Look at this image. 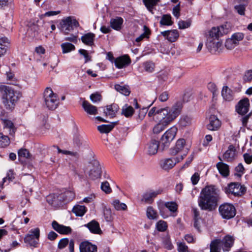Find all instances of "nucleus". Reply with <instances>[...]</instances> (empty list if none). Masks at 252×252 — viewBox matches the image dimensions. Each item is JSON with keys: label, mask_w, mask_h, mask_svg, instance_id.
Wrapping results in <instances>:
<instances>
[{"label": "nucleus", "mask_w": 252, "mask_h": 252, "mask_svg": "<svg viewBox=\"0 0 252 252\" xmlns=\"http://www.w3.org/2000/svg\"><path fill=\"white\" fill-rule=\"evenodd\" d=\"M220 199L219 191L214 186H207L201 191L198 199L199 207L202 210L212 211L217 206Z\"/></svg>", "instance_id": "obj_1"}, {"label": "nucleus", "mask_w": 252, "mask_h": 252, "mask_svg": "<svg viewBox=\"0 0 252 252\" xmlns=\"http://www.w3.org/2000/svg\"><path fill=\"white\" fill-rule=\"evenodd\" d=\"M0 91L4 107L7 110L12 111L22 96L21 93L11 86L6 85L0 86Z\"/></svg>", "instance_id": "obj_2"}, {"label": "nucleus", "mask_w": 252, "mask_h": 252, "mask_svg": "<svg viewBox=\"0 0 252 252\" xmlns=\"http://www.w3.org/2000/svg\"><path fill=\"white\" fill-rule=\"evenodd\" d=\"M182 109V103L178 101L171 107V111L168 115L164 116L158 120L159 123L153 128V132L158 134L163 130L165 127L180 114Z\"/></svg>", "instance_id": "obj_3"}, {"label": "nucleus", "mask_w": 252, "mask_h": 252, "mask_svg": "<svg viewBox=\"0 0 252 252\" xmlns=\"http://www.w3.org/2000/svg\"><path fill=\"white\" fill-rule=\"evenodd\" d=\"M234 239L233 237L226 235L222 240L215 239L211 241L210 252H220L221 248L223 252H228L233 246Z\"/></svg>", "instance_id": "obj_4"}, {"label": "nucleus", "mask_w": 252, "mask_h": 252, "mask_svg": "<svg viewBox=\"0 0 252 252\" xmlns=\"http://www.w3.org/2000/svg\"><path fill=\"white\" fill-rule=\"evenodd\" d=\"M44 98L45 105L50 110H54L57 108L59 103V99L56 94L50 88H47L44 91Z\"/></svg>", "instance_id": "obj_5"}, {"label": "nucleus", "mask_w": 252, "mask_h": 252, "mask_svg": "<svg viewBox=\"0 0 252 252\" xmlns=\"http://www.w3.org/2000/svg\"><path fill=\"white\" fill-rule=\"evenodd\" d=\"M231 29V26L229 23L226 22L220 27H213L209 32L207 38H216L227 34Z\"/></svg>", "instance_id": "obj_6"}, {"label": "nucleus", "mask_w": 252, "mask_h": 252, "mask_svg": "<svg viewBox=\"0 0 252 252\" xmlns=\"http://www.w3.org/2000/svg\"><path fill=\"white\" fill-rule=\"evenodd\" d=\"M219 212L222 219L229 220L235 217L236 214V209L231 203H224L219 207Z\"/></svg>", "instance_id": "obj_7"}, {"label": "nucleus", "mask_w": 252, "mask_h": 252, "mask_svg": "<svg viewBox=\"0 0 252 252\" xmlns=\"http://www.w3.org/2000/svg\"><path fill=\"white\" fill-rule=\"evenodd\" d=\"M177 130L176 126H172L162 135L160 141V147L162 150L169 147L171 142L175 138Z\"/></svg>", "instance_id": "obj_8"}, {"label": "nucleus", "mask_w": 252, "mask_h": 252, "mask_svg": "<svg viewBox=\"0 0 252 252\" xmlns=\"http://www.w3.org/2000/svg\"><path fill=\"white\" fill-rule=\"evenodd\" d=\"M246 190L245 187L238 183H231L224 188V191L228 196H240L244 194Z\"/></svg>", "instance_id": "obj_9"}, {"label": "nucleus", "mask_w": 252, "mask_h": 252, "mask_svg": "<svg viewBox=\"0 0 252 252\" xmlns=\"http://www.w3.org/2000/svg\"><path fill=\"white\" fill-rule=\"evenodd\" d=\"M79 24L78 21L73 17L69 16L63 19L60 22L61 30L65 34L77 28Z\"/></svg>", "instance_id": "obj_10"}, {"label": "nucleus", "mask_w": 252, "mask_h": 252, "mask_svg": "<svg viewBox=\"0 0 252 252\" xmlns=\"http://www.w3.org/2000/svg\"><path fill=\"white\" fill-rule=\"evenodd\" d=\"M39 237V229L35 228L31 230L30 233L27 234L25 238L24 242L31 247H37Z\"/></svg>", "instance_id": "obj_11"}, {"label": "nucleus", "mask_w": 252, "mask_h": 252, "mask_svg": "<svg viewBox=\"0 0 252 252\" xmlns=\"http://www.w3.org/2000/svg\"><path fill=\"white\" fill-rule=\"evenodd\" d=\"M171 111V108L165 107L164 108H157L154 107L151 109L148 112V115L149 117H153V119L158 120L164 116H166Z\"/></svg>", "instance_id": "obj_12"}, {"label": "nucleus", "mask_w": 252, "mask_h": 252, "mask_svg": "<svg viewBox=\"0 0 252 252\" xmlns=\"http://www.w3.org/2000/svg\"><path fill=\"white\" fill-rule=\"evenodd\" d=\"M183 159L184 156H181L180 157L164 159L160 161V166L163 169L167 170L172 168L177 163L179 162Z\"/></svg>", "instance_id": "obj_13"}, {"label": "nucleus", "mask_w": 252, "mask_h": 252, "mask_svg": "<svg viewBox=\"0 0 252 252\" xmlns=\"http://www.w3.org/2000/svg\"><path fill=\"white\" fill-rule=\"evenodd\" d=\"M186 141L184 139H178L174 147L171 149L170 153L172 155H176L179 153L184 151L185 154L182 156H184V158L187 155L189 149L185 148Z\"/></svg>", "instance_id": "obj_14"}, {"label": "nucleus", "mask_w": 252, "mask_h": 252, "mask_svg": "<svg viewBox=\"0 0 252 252\" xmlns=\"http://www.w3.org/2000/svg\"><path fill=\"white\" fill-rule=\"evenodd\" d=\"M92 168L89 172V177L92 180H95L100 177L101 174V169L99 162L96 160L91 162Z\"/></svg>", "instance_id": "obj_15"}, {"label": "nucleus", "mask_w": 252, "mask_h": 252, "mask_svg": "<svg viewBox=\"0 0 252 252\" xmlns=\"http://www.w3.org/2000/svg\"><path fill=\"white\" fill-rule=\"evenodd\" d=\"M162 190L161 189H158L156 190H150L144 192L142 196L141 202L147 204H151L154 198L158 194L161 193Z\"/></svg>", "instance_id": "obj_16"}, {"label": "nucleus", "mask_w": 252, "mask_h": 252, "mask_svg": "<svg viewBox=\"0 0 252 252\" xmlns=\"http://www.w3.org/2000/svg\"><path fill=\"white\" fill-rule=\"evenodd\" d=\"M250 106L249 100L245 98L239 101L236 106V111L241 115H244L249 111Z\"/></svg>", "instance_id": "obj_17"}, {"label": "nucleus", "mask_w": 252, "mask_h": 252, "mask_svg": "<svg viewBox=\"0 0 252 252\" xmlns=\"http://www.w3.org/2000/svg\"><path fill=\"white\" fill-rule=\"evenodd\" d=\"M131 63V59L127 55H125L117 58L115 61V64L116 67L121 69L125 67Z\"/></svg>", "instance_id": "obj_18"}, {"label": "nucleus", "mask_w": 252, "mask_h": 252, "mask_svg": "<svg viewBox=\"0 0 252 252\" xmlns=\"http://www.w3.org/2000/svg\"><path fill=\"white\" fill-rule=\"evenodd\" d=\"M237 156L236 149L232 145H229L228 149L225 151L222 156V158L227 162H230L234 160Z\"/></svg>", "instance_id": "obj_19"}, {"label": "nucleus", "mask_w": 252, "mask_h": 252, "mask_svg": "<svg viewBox=\"0 0 252 252\" xmlns=\"http://www.w3.org/2000/svg\"><path fill=\"white\" fill-rule=\"evenodd\" d=\"M79 251L80 252H97V247L88 241H84L80 243Z\"/></svg>", "instance_id": "obj_20"}, {"label": "nucleus", "mask_w": 252, "mask_h": 252, "mask_svg": "<svg viewBox=\"0 0 252 252\" xmlns=\"http://www.w3.org/2000/svg\"><path fill=\"white\" fill-rule=\"evenodd\" d=\"M52 226L55 231L61 234L67 235L72 232V229L69 226L60 224L56 220L52 221Z\"/></svg>", "instance_id": "obj_21"}, {"label": "nucleus", "mask_w": 252, "mask_h": 252, "mask_svg": "<svg viewBox=\"0 0 252 252\" xmlns=\"http://www.w3.org/2000/svg\"><path fill=\"white\" fill-rule=\"evenodd\" d=\"M221 44L219 39L207 38L206 46L210 52L216 51L220 47Z\"/></svg>", "instance_id": "obj_22"}, {"label": "nucleus", "mask_w": 252, "mask_h": 252, "mask_svg": "<svg viewBox=\"0 0 252 252\" xmlns=\"http://www.w3.org/2000/svg\"><path fill=\"white\" fill-rule=\"evenodd\" d=\"M84 226L87 227L92 233L95 234H100L102 233V230L100 227L99 223L94 220L85 224Z\"/></svg>", "instance_id": "obj_23"}, {"label": "nucleus", "mask_w": 252, "mask_h": 252, "mask_svg": "<svg viewBox=\"0 0 252 252\" xmlns=\"http://www.w3.org/2000/svg\"><path fill=\"white\" fill-rule=\"evenodd\" d=\"M220 122L215 115H211L209 119L207 128L210 130H217L220 126Z\"/></svg>", "instance_id": "obj_24"}, {"label": "nucleus", "mask_w": 252, "mask_h": 252, "mask_svg": "<svg viewBox=\"0 0 252 252\" xmlns=\"http://www.w3.org/2000/svg\"><path fill=\"white\" fill-rule=\"evenodd\" d=\"M219 159L222 161V158L221 157H218ZM216 167L219 170V173L223 177H227L228 176L229 173V166L227 164L220 161L217 163Z\"/></svg>", "instance_id": "obj_25"}, {"label": "nucleus", "mask_w": 252, "mask_h": 252, "mask_svg": "<svg viewBox=\"0 0 252 252\" xmlns=\"http://www.w3.org/2000/svg\"><path fill=\"white\" fill-rule=\"evenodd\" d=\"M68 245V249L70 252H74V241L73 240L69 241L68 238L62 239L58 243V248L63 249Z\"/></svg>", "instance_id": "obj_26"}, {"label": "nucleus", "mask_w": 252, "mask_h": 252, "mask_svg": "<svg viewBox=\"0 0 252 252\" xmlns=\"http://www.w3.org/2000/svg\"><path fill=\"white\" fill-rule=\"evenodd\" d=\"M161 34L171 42H175L179 37V33L176 30L162 32Z\"/></svg>", "instance_id": "obj_27"}, {"label": "nucleus", "mask_w": 252, "mask_h": 252, "mask_svg": "<svg viewBox=\"0 0 252 252\" xmlns=\"http://www.w3.org/2000/svg\"><path fill=\"white\" fill-rule=\"evenodd\" d=\"M119 109V107L118 105L113 103L107 106L106 108L104 110V112L106 116H109L110 118H113L115 116Z\"/></svg>", "instance_id": "obj_28"}, {"label": "nucleus", "mask_w": 252, "mask_h": 252, "mask_svg": "<svg viewBox=\"0 0 252 252\" xmlns=\"http://www.w3.org/2000/svg\"><path fill=\"white\" fill-rule=\"evenodd\" d=\"M82 107L85 111L88 114L95 115L97 114V109L96 107L93 105L88 101H83L82 103Z\"/></svg>", "instance_id": "obj_29"}, {"label": "nucleus", "mask_w": 252, "mask_h": 252, "mask_svg": "<svg viewBox=\"0 0 252 252\" xmlns=\"http://www.w3.org/2000/svg\"><path fill=\"white\" fill-rule=\"evenodd\" d=\"M58 197L59 202L67 203L71 201L74 198L75 194L73 191L67 190L60 194Z\"/></svg>", "instance_id": "obj_30"}, {"label": "nucleus", "mask_w": 252, "mask_h": 252, "mask_svg": "<svg viewBox=\"0 0 252 252\" xmlns=\"http://www.w3.org/2000/svg\"><path fill=\"white\" fill-rule=\"evenodd\" d=\"M159 147V142L156 140H152L148 144V153L149 155L156 154Z\"/></svg>", "instance_id": "obj_31"}, {"label": "nucleus", "mask_w": 252, "mask_h": 252, "mask_svg": "<svg viewBox=\"0 0 252 252\" xmlns=\"http://www.w3.org/2000/svg\"><path fill=\"white\" fill-rule=\"evenodd\" d=\"M123 22L124 21L122 18L117 17L116 18L111 19L110 21V24L112 29L119 31L121 29Z\"/></svg>", "instance_id": "obj_32"}, {"label": "nucleus", "mask_w": 252, "mask_h": 252, "mask_svg": "<svg viewBox=\"0 0 252 252\" xmlns=\"http://www.w3.org/2000/svg\"><path fill=\"white\" fill-rule=\"evenodd\" d=\"M221 95L226 101H230L233 99L232 91L227 86L223 87L221 91Z\"/></svg>", "instance_id": "obj_33"}, {"label": "nucleus", "mask_w": 252, "mask_h": 252, "mask_svg": "<svg viewBox=\"0 0 252 252\" xmlns=\"http://www.w3.org/2000/svg\"><path fill=\"white\" fill-rule=\"evenodd\" d=\"M95 34L93 33H87L81 37V40L84 44L91 46L94 44Z\"/></svg>", "instance_id": "obj_34"}, {"label": "nucleus", "mask_w": 252, "mask_h": 252, "mask_svg": "<svg viewBox=\"0 0 252 252\" xmlns=\"http://www.w3.org/2000/svg\"><path fill=\"white\" fill-rule=\"evenodd\" d=\"M8 39L5 37H0V57L3 56L6 52Z\"/></svg>", "instance_id": "obj_35"}, {"label": "nucleus", "mask_w": 252, "mask_h": 252, "mask_svg": "<svg viewBox=\"0 0 252 252\" xmlns=\"http://www.w3.org/2000/svg\"><path fill=\"white\" fill-rule=\"evenodd\" d=\"M115 123H111L107 125H102L97 126L98 130L102 133H107L111 131L114 127Z\"/></svg>", "instance_id": "obj_36"}, {"label": "nucleus", "mask_w": 252, "mask_h": 252, "mask_svg": "<svg viewBox=\"0 0 252 252\" xmlns=\"http://www.w3.org/2000/svg\"><path fill=\"white\" fill-rule=\"evenodd\" d=\"M134 113V109L131 106L125 104L122 109V114L126 117L129 118L132 116Z\"/></svg>", "instance_id": "obj_37"}, {"label": "nucleus", "mask_w": 252, "mask_h": 252, "mask_svg": "<svg viewBox=\"0 0 252 252\" xmlns=\"http://www.w3.org/2000/svg\"><path fill=\"white\" fill-rule=\"evenodd\" d=\"M86 208L84 206L77 205L72 209V212L77 216H83L86 212Z\"/></svg>", "instance_id": "obj_38"}, {"label": "nucleus", "mask_w": 252, "mask_h": 252, "mask_svg": "<svg viewBox=\"0 0 252 252\" xmlns=\"http://www.w3.org/2000/svg\"><path fill=\"white\" fill-rule=\"evenodd\" d=\"M159 0H143V1L148 10L153 13L154 7L157 4Z\"/></svg>", "instance_id": "obj_39"}, {"label": "nucleus", "mask_w": 252, "mask_h": 252, "mask_svg": "<svg viewBox=\"0 0 252 252\" xmlns=\"http://www.w3.org/2000/svg\"><path fill=\"white\" fill-rule=\"evenodd\" d=\"M160 25L171 26L173 22L171 20V16L170 15H163L159 22Z\"/></svg>", "instance_id": "obj_40"}, {"label": "nucleus", "mask_w": 252, "mask_h": 252, "mask_svg": "<svg viewBox=\"0 0 252 252\" xmlns=\"http://www.w3.org/2000/svg\"><path fill=\"white\" fill-rule=\"evenodd\" d=\"M191 119L187 116H182L179 121V125L182 127H186L191 123Z\"/></svg>", "instance_id": "obj_41"}, {"label": "nucleus", "mask_w": 252, "mask_h": 252, "mask_svg": "<svg viewBox=\"0 0 252 252\" xmlns=\"http://www.w3.org/2000/svg\"><path fill=\"white\" fill-rule=\"evenodd\" d=\"M143 30L144 32L135 39L136 42H140L144 38L149 37V35L150 34V29L146 26H144Z\"/></svg>", "instance_id": "obj_42"}, {"label": "nucleus", "mask_w": 252, "mask_h": 252, "mask_svg": "<svg viewBox=\"0 0 252 252\" xmlns=\"http://www.w3.org/2000/svg\"><path fill=\"white\" fill-rule=\"evenodd\" d=\"M112 204L116 210L118 211L126 210L127 209V206L124 203H121L118 200H115L113 201Z\"/></svg>", "instance_id": "obj_43"}, {"label": "nucleus", "mask_w": 252, "mask_h": 252, "mask_svg": "<svg viewBox=\"0 0 252 252\" xmlns=\"http://www.w3.org/2000/svg\"><path fill=\"white\" fill-rule=\"evenodd\" d=\"M61 47L63 50V53H67L75 49V46L70 43H63L62 44Z\"/></svg>", "instance_id": "obj_44"}, {"label": "nucleus", "mask_w": 252, "mask_h": 252, "mask_svg": "<svg viewBox=\"0 0 252 252\" xmlns=\"http://www.w3.org/2000/svg\"><path fill=\"white\" fill-rule=\"evenodd\" d=\"M147 216L149 219H157L158 215L152 207H148L147 209Z\"/></svg>", "instance_id": "obj_45"}, {"label": "nucleus", "mask_w": 252, "mask_h": 252, "mask_svg": "<svg viewBox=\"0 0 252 252\" xmlns=\"http://www.w3.org/2000/svg\"><path fill=\"white\" fill-rule=\"evenodd\" d=\"M115 89L119 92L123 94H124L126 96H127L130 94V91L129 89L125 86H122L120 85H115Z\"/></svg>", "instance_id": "obj_46"}, {"label": "nucleus", "mask_w": 252, "mask_h": 252, "mask_svg": "<svg viewBox=\"0 0 252 252\" xmlns=\"http://www.w3.org/2000/svg\"><path fill=\"white\" fill-rule=\"evenodd\" d=\"M143 66L146 71L151 73L154 71L155 65L152 62L148 61L143 63Z\"/></svg>", "instance_id": "obj_47"}, {"label": "nucleus", "mask_w": 252, "mask_h": 252, "mask_svg": "<svg viewBox=\"0 0 252 252\" xmlns=\"http://www.w3.org/2000/svg\"><path fill=\"white\" fill-rule=\"evenodd\" d=\"M18 155L19 158H30L31 154L29 151L26 149H21L18 152Z\"/></svg>", "instance_id": "obj_48"}, {"label": "nucleus", "mask_w": 252, "mask_h": 252, "mask_svg": "<svg viewBox=\"0 0 252 252\" xmlns=\"http://www.w3.org/2000/svg\"><path fill=\"white\" fill-rule=\"evenodd\" d=\"M165 206L173 213L176 212L178 209V205L175 202H167L165 203Z\"/></svg>", "instance_id": "obj_49"}, {"label": "nucleus", "mask_w": 252, "mask_h": 252, "mask_svg": "<svg viewBox=\"0 0 252 252\" xmlns=\"http://www.w3.org/2000/svg\"><path fill=\"white\" fill-rule=\"evenodd\" d=\"M9 144V139L7 136L3 135L0 133V147H3L7 146Z\"/></svg>", "instance_id": "obj_50"}, {"label": "nucleus", "mask_w": 252, "mask_h": 252, "mask_svg": "<svg viewBox=\"0 0 252 252\" xmlns=\"http://www.w3.org/2000/svg\"><path fill=\"white\" fill-rule=\"evenodd\" d=\"M156 227L159 231L163 232L166 230L167 224L165 221L160 220L157 222Z\"/></svg>", "instance_id": "obj_51"}, {"label": "nucleus", "mask_w": 252, "mask_h": 252, "mask_svg": "<svg viewBox=\"0 0 252 252\" xmlns=\"http://www.w3.org/2000/svg\"><path fill=\"white\" fill-rule=\"evenodd\" d=\"M244 37V34L242 32H236L234 33L231 37V38L236 42L237 45L239 42L241 41Z\"/></svg>", "instance_id": "obj_52"}, {"label": "nucleus", "mask_w": 252, "mask_h": 252, "mask_svg": "<svg viewBox=\"0 0 252 252\" xmlns=\"http://www.w3.org/2000/svg\"><path fill=\"white\" fill-rule=\"evenodd\" d=\"M47 201L49 204L52 205L54 204H58L59 203V197L55 194L48 196L47 197Z\"/></svg>", "instance_id": "obj_53"}, {"label": "nucleus", "mask_w": 252, "mask_h": 252, "mask_svg": "<svg viewBox=\"0 0 252 252\" xmlns=\"http://www.w3.org/2000/svg\"><path fill=\"white\" fill-rule=\"evenodd\" d=\"M53 147L57 149L59 153H62L64 155H69L75 158H77L78 157V154L77 152H72L66 150H62L60 149L59 147L56 146H54Z\"/></svg>", "instance_id": "obj_54"}, {"label": "nucleus", "mask_w": 252, "mask_h": 252, "mask_svg": "<svg viewBox=\"0 0 252 252\" xmlns=\"http://www.w3.org/2000/svg\"><path fill=\"white\" fill-rule=\"evenodd\" d=\"M191 22L189 20H180L178 22V27L180 29H185L190 27Z\"/></svg>", "instance_id": "obj_55"}, {"label": "nucleus", "mask_w": 252, "mask_h": 252, "mask_svg": "<svg viewBox=\"0 0 252 252\" xmlns=\"http://www.w3.org/2000/svg\"><path fill=\"white\" fill-rule=\"evenodd\" d=\"M236 45V42L234 41L231 38L227 39L225 43V46L228 49H232Z\"/></svg>", "instance_id": "obj_56"}, {"label": "nucleus", "mask_w": 252, "mask_h": 252, "mask_svg": "<svg viewBox=\"0 0 252 252\" xmlns=\"http://www.w3.org/2000/svg\"><path fill=\"white\" fill-rule=\"evenodd\" d=\"M101 189L106 193H109L112 190L108 182H104L101 183Z\"/></svg>", "instance_id": "obj_57"}, {"label": "nucleus", "mask_w": 252, "mask_h": 252, "mask_svg": "<svg viewBox=\"0 0 252 252\" xmlns=\"http://www.w3.org/2000/svg\"><path fill=\"white\" fill-rule=\"evenodd\" d=\"M178 250L179 252H188V247L184 242H178Z\"/></svg>", "instance_id": "obj_58"}, {"label": "nucleus", "mask_w": 252, "mask_h": 252, "mask_svg": "<svg viewBox=\"0 0 252 252\" xmlns=\"http://www.w3.org/2000/svg\"><path fill=\"white\" fill-rule=\"evenodd\" d=\"M163 244L164 247L168 250H171L173 248V246L170 242L169 238L168 236H166L163 239Z\"/></svg>", "instance_id": "obj_59"}, {"label": "nucleus", "mask_w": 252, "mask_h": 252, "mask_svg": "<svg viewBox=\"0 0 252 252\" xmlns=\"http://www.w3.org/2000/svg\"><path fill=\"white\" fill-rule=\"evenodd\" d=\"M169 98V93L167 91L161 93L158 96V99L161 102L166 101Z\"/></svg>", "instance_id": "obj_60"}, {"label": "nucleus", "mask_w": 252, "mask_h": 252, "mask_svg": "<svg viewBox=\"0 0 252 252\" xmlns=\"http://www.w3.org/2000/svg\"><path fill=\"white\" fill-rule=\"evenodd\" d=\"M2 123L4 127L9 128L10 130L12 129L13 131V124L11 121L3 120H2Z\"/></svg>", "instance_id": "obj_61"}, {"label": "nucleus", "mask_w": 252, "mask_h": 252, "mask_svg": "<svg viewBox=\"0 0 252 252\" xmlns=\"http://www.w3.org/2000/svg\"><path fill=\"white\" fill-rule=\"evenodd\" d=\"M243 158L245 163L250 164L252 163V155L249 153H245L243 155Z\"/></svg>", "instance_id": "obj_62"}, {"label": "nucleus", "mask_w": 252, "mask_h": 252, "mask_svg": "<svg viewBox=\"0 0 252 252\" xmlns=\"http://www.w3.org/2000/svg\"><path fill=\"white\" fill-rule=\"evenodd\" d=\"M243 79L245 81H250L252 80V70H249L245 73Z\"/></svg>", "instance_id": "obj_63"}, {"label": "nucleus", "mask_w": 252, "mask_h": 252, "mask_svg": "<svg viewBox=\"0 0 252 252\" xmlns=\"http://www.w3.org/2000/svg\"><path fill=\"white\" fill-rule=\"evenodd\" d=\"M90 99L93 102H97L101 99V95L98 94H93L90 95Z\"/></svg>", "instance_id": "obj_64"}]
</instances>
